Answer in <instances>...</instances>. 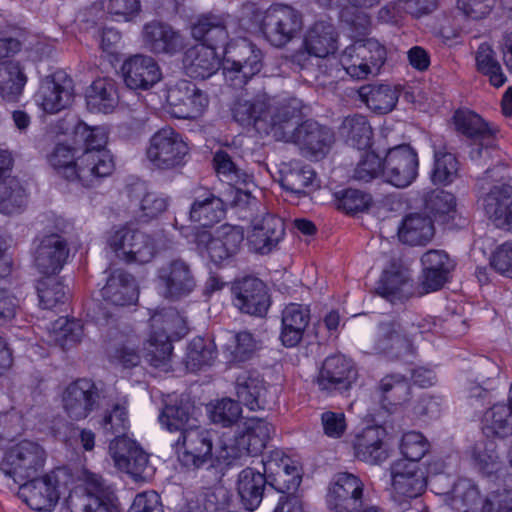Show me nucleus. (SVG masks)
<instances>
[{"mask_svg": "<svg viewBox=\"0 0 512 512\" xmlns=\"http://www.w3.org/2000/svg\"><path fill=\"white\" fill-rule=\"evenodd\" d=\"M97 322L101 327H107L105 337L116 342L114 350L110 352L112 361L125 368L137 366L140 362V355L136 344L133 339L126 338L118 330L116 318L108 312H103L102 316L97 318Z\"/></svg>", "mask_w": 512, "mask_h": 512, "instance_id": "30", "label": "nucleus"}, {"mask_svg": "<svg viewBox=\"0 0 512 512\" xmlns=\"http://www.w3.org/2000/svg\"><path fill=\"white\" fill-rule=\"evenodd\" d=\"M469 158L478 167L487 166L484 176L478 180L481 190H486L488 180L498 181L504 178L505 165L497 145L496 135L470 145Z\"/></svg>", "mask_w": 512, "mask_h": 512, "instance_id": "25", "label": "nucleus"}, {"mask_svg": "<svg viewBox=\"0 0 512 512\" xmlns=\"http://www.w3.org/2000/svg\"><path fill=\"white\" fill-rule=\"evenodd\" d=\"M109 453L115 466L135 479H144L149 476L148 455L135 441L131 439L111 441Z\"/></svg>", "mask_w": 512, "mask_h": 512, "instance_id": "22", "label": "nucleus"}, {"mask_svg": "<svg viewBox=\"0 0 512 512\" xmlns=\"http://www.w3.org/2000/svg\"><path fill=\"white\" fill-rule=\"evenodd\" d=\"M429 331H432L430 324L428 328L422 323L413 324L407 330L395 320L382 321L377 326L373 351L391 360L409 361L415 355L412 337Z\"/></svg>", "mask_w": 512, "mask_h": 512, "instance_id": "2", "label": "nucleus"}, {"mask_svg": "<svg viewBox=\"0 0 512 512\" xmlns=\"http://www.w3.org/2000/svg\"><path fill=\"white\" fill-rule=\"evenodd\" d=\"M302 15L294 7L283 3L272 4L261 18L260 30L275 47H283L300 32Z\"/></svg>", "mask_w": 512, "mask_h": 512, "instance_id": "10", "label": "nucleus"}, {"mask_svg": "<svg viewBox=\"0 0 512 512\" xmlns=\"http://www.w3.org/2000/svg\"><path fill=\"white\" fill-rule=\"evenodd\" d=\"M145 46L154 53L174 54L182 48V39L170 25L150 22L143 28Z\"/></svg>", "mask_w": 512, "mask_h": 512, "instance_id": "40", "label": "nucleus"}, {"mask_svg": "<svg viewBox=\"0 0 512 512\" xmlns=\"http://www.w3.org/2000/svg\"><path fill=\"white\" fill-rule=\"evenodd\" d=\"M357 379V371L352 362L344 355L336 354L327 357L319 371L317 384L321 390L346 391Z\"/></svg>", "mask_w": 512, "mask_h": 512, "instance_id": "24", "label": "nucleus"}, {"mask_svg": "<svg viewBox=\"0 0 512 512\" xmlns=\"http://www.w3.org/2000/svg\"><path fill=\"white\" fill-rule=\"evenodd\" d=\"M310 308L299 303L285 306L281 317L280 340L285 347H295L303 339L310 322Z\"/></svg>", "mask_w": 512, "mask_h": 512, "instance_id": "35", "label": "nucleus"}, {"mask_svg": "<svg viewBox=\"0 0 512 512\" xmlns=\"http://www.w3.org/2000/svg\"><path fill=\"white\" fill-rule=\"evenodd\" d=\"M477 70L489 78L494 87H501L507 81L496 54L488 43H481L475 52Z\"/></svg>", "mask_w": 512, "mask_h": 512, "instance_id": "58", "label": "nucleus"}, {"mask_svg": "<svg viewBox=\"0 0 512 512\" xmlns=\"http://www.w3.org/2000/svg\"><path fill=\"white\" fill-rule=\"evenodd\" d=\"M234 305L244 313L263 316L270 306V297L265 283L252 276L236 280L232 286Z\"/></svg>", "mask_w": 512, "mask_h": 512, "instance_id": "20", "label": "nucleus"}, {"mask_svg": "<svg viewBox=\"0 0 512 512\" xmlns=\"http://www.w3.org/2000/svg\"><path fill=\"white\" fill-rule=\"evenodd\" d=\"M26 83L24 67L18 60L0 62V98L3 101L17 102Z\"/></svg>", "mask_w": 512, "mask_h": 512, "instance_id": "44", "label": "nucleus"}, {"mask_svg": "<svg viewBox=\"0 0 512 512\" xmlns=\"http://www.w3.org/2000/svg\"><path fill=\"white\" fill-rule=\"evenodd\" d=\"M305 48L309 55L314 56L315 63L312 66H317L319 72L322 73V68L325 71L332 64L331 60L327 58L337 49L336 46V32L334 26L330 22L318 21L312 25L308 30L304 40Z\"/></svg>", "mask_w": 512, "mask_h": 512, "instance_id": "27", "label": "nucleus"}, {"mask_svg": "<svg viewBox=\"0 0 512 512\" xmlns=\"http://www.w3.org/2000/svg\"><path fill=\"white\" fill-rule=\"evenodd\" d=\"M159 422L169 432H178L179 434L195 428L199 424L196 407L188 397L183 395L170 399L164 405L159 415Z\"/></svg>", "mask_w": 512, "mask_h": 512, "instance_id": "31", "label": "nucleus"}, {"mask_svg": "<svg viewBox=\"0 0 512 512\" xmlns=\"http://www.w3.org/2000/svg\"><path fill=\"white\" fill-rule=\"evenodd\" d=\"M483 432L487 437L506 438L512 435V408L495 404L483 417Z\"/></svg>", "mask_w": 512, "mask_h": 512, "instance_id": "51", "label": "nucleus"}, {"mask_svg": "<svg viewBox=\"0 0 512 512\" xmlns=\"http://www.w3.org/2000/svg\"><path fill=\"white\" fill-rule=\"evenodd\" d=\"M411 284L398 271H384L376 287V292L391 303L403 301L409 297Z\"/></svg>", "mask_w": 512, "mask_h": 512, "instance_id": "56", "label": "nucleus"}, {"mask_svg": "<svg viewBox=\"0 0 512 512\" xmlns=\"http://www.w3.org/2000/svg\"><path fill=\"white\" fill-rule=\"evenodd\" d=\"M375 395L381 407L391 413L410 400L411 385L400 373L387 374L377 384Z\"/></svg>", "mask_w": 512, "mask_h": 512, "instance_id": "36", "label": "nucleus"}, {"mask_svg": "<svg viewBox=\"0 0 512 512\" xmlns=\"http://www.w3.org/2000/svg\"><path fill=\"white\" fill-rule=\"evenodd\" d=\"M486 215L501 229H512V186L493 185L482 197Z\"/></svg>", "mask_w": 512, "mask_h": 512, "instance_id": "32", "label": "nucleus"}, {"mask_svg": "<svg viewBox=\"0 0 512 512\" xmlns=\"http://www.w3.org/2000/svg\"><path fill=\"white\" fill-rule=\"evenodd\" d=\"M69 251L68 242L62 235H44L35 248L34 264L42 274H56L65 265Z\"/></svg>", "mask_w": 512, "mask_h": 512, "instance_id": "23", "label": "nucleus"}, {"mask_svg": "<svg viewBox=\"0 0 512 512\" xmlns=\"http://www.w3.org/2000/svg\"><path fill=\"white\" fill-rule=\"evenodd\" d=\"M472 459L477 469L484 475L497 473L501 461L494 441L477 443L472 450Z\"/></svg>", "mask_w": 512, "mask_h": 512, "instance_id": "64", "label": "nucleus"}, {"mask_svg": "<svg viewBox=\"0 0 512 512\" xmlns=\"http://www.w3.org/2000/svg\"><path fill=\"white\" fill-rule=\"evenodd\" d=\"M192 35L201 41L199 45L209 46L214 51L219 47L224 51L231 44L227 43V24L221 16L207 15L199 18L192 27Z\"/></svg>", "mask_w": 512, "mask_h": 512, "instance_id": "42", "label": "nucleus"}, {"mask_svg": "<svg viewBox=\"0 0 512 512\" xmlns=\"http://www.w3.org/2000/svg\"><path fill=\"white\" fill-rule=\"evenodd\" d=\"M238 401L251 411L265 408L267 387L264 379L255 370L242 371L235 380Z\"/></svg>", "mask_w": 512, "mask_h": 512, "instance_id": "37", "label": "nucleus"}, {"mask_svg": "<svg viewBox=\"0 0 512 512\" xmlns=\"http://www.w3.org/2000/svg\"><path fill=\"white\" fill-rule=\"evenodd\" d=\"M213 438L214 432L199 424L181 432L172 444L180 464L189 470H198L206 465L215 468Z\"/></svg>", "mask_w": 512, "mask_h": 512, "instance_id": "7", "label": "nucleus"}, {"mask_svg": "<svg viewBox=\"0 0 512 512\" xmlns=\"http://www.w3.org/2000/svg\"><path fill=\"white\" fill-rule=\"evenodd\" d=\"M335 136L333 131L313 120H307L298 126V131L292 143L299 146L303 155L319 160L330 151Z\"/></svg>", "mask_w": 512, "mask_h": 512, "instance_id": "21", "label": "nucleus"}, {"mask_svg": "<svg viewBox=\"0 0 512 512\" xmlns=\"http://www.w3.org/2000/svg\"><path fill=\"white\" fill-rule=\"evenodd\" d=\"M65 475L64 469L57 468L41 478L29 479L19 484L18 495L32 510L51 512L59 499L60 478Z\"/></svg>", "mask_w": 512, "mask_h": 512, "instance_id": "11", "label": "nucleus"}, {"mask_svg": "<svg viewBox=\"0 0 512 512\" xmlns=\"http://www.w3.org/2000/svg\"><path fill=\"white\" fill-rule=\"evenodd\" d=\"M74 144L83 151L106 150L108 134L104 127L79 121L73 129Z\"/></svg>", "mask_w": 512, "mask_h": 512, "instance_id": "62", "label": "nucleus"}, {"mask_svg": "<svg viewBox=\"0 0 512 512\" xmlns=\"http://www.w3.org/2000/svg\"><path fill=\"white\" fill-rule=\"evenodd\" d=\"M61 401L66 415L78 421L87 418L99 407L100 392L91 379L80 378L65 387Z\"/></svg>", "mask_w": 512, "mask_h": 512, "instance_id": "15", "label": "nucleus"}, {"mask_svg": "<svg viewBox=\"0 0 512 512\" xmlns=\"http://www.w3.org/2000/svg\"><path fill=\"white\" fill-rule=\"evenodd\" d=\"M125 84L130 89H148L156 84L161 73L156 61L147 55L137 54L122 65Z\"/></svg>", "mask_w": 512, "mask_h": 512, "instance_id": "33", "label": "nucleus"}, {"mask_svg": "<svg viewBox=\"0 0 512 512\" xmlns=\"http://www.w3.org/2000/svg\"><path fill=\"white\" fill-rule=\"evenodd\" d=\"M28 201L25 188L16 178L0 183V212L5 215L21 213Z\"/></svg>", "mask_w": 512, "mask_h": 512, "instance_id": "53", "label": "nucleus"}, {"mask_svg": "<svg viewBox=\"0 0 512 512\" xmlns=\"http://www.w3.org/2000/svg\"><path fill=\"white\" fill-rule=\"evenodd\" d=\"M73 100V80L64 71H56L44 77L35 94L37 105L49 114L68 108Z\"/></svg>", "mask_w": 512, "mask_h": 512, "instance_id": "14", "label": "nucleus"}, {"mask_svg": "<svg viewBox=\"0 0 512 512\" xmlns=\"http://www.w3.org/2000/svg\"><path fill=\"white\" fill-rule=\"evenodd\" d=\"M156 281L166 299H180L192 293L196 279L191 265L182 258H172L159 266Z\"/></svg>", "mask_w": 512, "mask_h": 512, "instance_id": "12", "label": "nucleus"}, {"mask_svg": "<svg viewBox=\"0 0 512 512\" xmlns=\"http://www.w3.org/2000/svg\"><path fill=\"white\" fill-rule=\"evenodd\" d=\"M340 132L346 137L347 142L359 150L371 144L372 128L363 115L353 114L345 117L340 126Z\"/></svg>", "mask_w": 512, "mask_h": 512, "instance_id": "55", "label": "nucleus"}, {"mask_svg": "<svg viewBox=\"0 0 512 512\" xmlns=\"http://www.w3.org/2000/svg\"><path fill=\"white\" fill-rule=\"evenodd\" d=\"M87 106L92 112L111 113L119 103V95L114 80L99 78L93 81L86 95Z\"/></svg>", "mask_w": 512, "mask_h": 512, "instance_id": "45", "label": "nucleus"}, {"mask_svg": "<svg viewBox=\"0 0 512 512\" xmlns=\"http://www.w3.org/2000/svg\"><path fill=\"white\" fill-rule=\"evenodd\" d=\"M315 178L316 174L309 165L292 161L281 169L280 184L286 191L301 196L306 188L313 186Z\"/></svg>", "mask_w": 512, "mask_h": 512, "instance_id": "50", "label": "nucleus"}, {"mask_svg": "<svg viewBox=\"0 0 512 512\" xmlns=\"http://www.w3.org/2000/svg\"><path fill=\"white\" fill-rule=\"evenodd\" d=\"M242 436L235 434L221 440L219 448L215 452L214 461L217 463L215 469L222 472L224 467L237 464L243 457L252 455L246 444H242Z\"/></svg>", "mask_w": 512, "mask_h": 512, "instance_id": "61", "label": "nucleus"}, {"mask_svg": "<svg viewBox=\"0 0 512 512\" xmlns=\"http://www.w3.org/2000/svg\"><path fill=\"white\" fill-rule=\"evenodd\" d=\"M167 101L172 107V114L179 119L196 118L209 104L207 94L187 80L179 81L168 91Z\"/></svg>", "mask_w": 512, "mask_h": 512, "instance_id": "19", "label": "nucleus"}, {"mask_svg": "<svg viewBox=\"0 0 512 512\" xmlns=\"http://www.w3.org/2000/svg\"><path fill=\"white\" fill-rule=\"evenodd\" d=\"M270 98L265 92H259L252 98L239 96L232 106L233 119L242 126H254L262 130L268 121Z\"/></svg>", "mask_w": 512, "mask_h": 512, "instance_id": "34", "label": "nucleus"}, {"mask_svg": "<svg viewBox=\"0 0 512 512\" xmlns=\"http://www.w3.org/2000/svg\"><path fill=\"white\" fill-rule=\"evenodd\" d=\"M112 156L107 150L83 151L69 169V180H78L87 188L98 186L114 171Z\"/></svg>", "mask_w": 512, "mask_h": 512, "instance_id": "16", "label": "nucleus"}, {"mask_svg": "<svg viewBox=\"0 0 512 512\" xmlns=\"http://www.w3.org/2000/svg\"><path fill=\"white\" fill-rule=\"evenodd\" d=\"M425 209L433 215L435 220L447 223L456 213V199L453 194L435 189L424 197Z\"/></svg>", "mask_w": 512, "mask_h": 512, "instance_id": "59", "label": "nucleus"}, {"mask_svg": "<svg viewBox=\"0 0 512 512\" xmlns=\"http://www.w3.org/2000/svg\"><path fill=\"white\" fill-rule=\"evenodd\" d=\"M456 131L463 135L469 144L496 135V130L480 115L469 110H458L453 116Z\"/></svg>", "mask_w": 512, "mask_h": 512, "instance_id": "48", "label": "nucleus"}, {"mask_svg": "<svg viewBox=\"0 0 512 512\" xmlns=\"http://www.w3.org/2000/svg\"><path fill=\"white\" fill-rule=\"evenodd\" d=\"M150 321L153 331L145 344L143 357L151 366L168 371L173 351L169 334L181 318L176 310L169 308L155 313Z\"/></svg>", "mask_w": 512, "mask_h": 512, "instance_id": "5", "label": "nucleus"}, {"mask_svg": "<svg viewBox=\"0 0 512 512\" xmlns=\"http://www.w3.org/2000/svg\"><path fill=\"white\" fill-rule=\"evenodd\" d=\"M274 431L273 426L262 418H250L245 423V430L238 433L242 436V444H246L252 455H257L266 446Z\"/></svg>", "mask_w": 512, "mask_h": 512, "instance_id": "60", "label": "nucleus"}, {"mask_svg": "<svg viewBox=\"0 0 512 512\" xmlns=\"http://www.w3.org/2000/svg\"><path fill=\"white\" fill-rule=\"evenodd\" d=\"M385 430L380 426H370L357 434L353 441L355 456L370 464H379L388 457L384 448Z\"/></svg>", "mask_w": 512, "mask_h": 512, "instance_id": "39", "label": "nucleus"}, {"mask_svg": "<svg viewBox=\"0 0 512 512\" xmlns=\"http://www.w3.org/2000/svg\"><path fill=\"white\" fill-rule=\"evenodd\" d=\"M385 61V47L372 38L356 40L345 48L340 58L346 73L358 80L377 75Z\"/></svg>", "mask_w": 512, "mask_h": 512, "instance_id": "9", "label": "nucleus"}, {"mask_svg": "<svg viewBox=\"0 0 512 512\" xmlns=\"http://www.w3.org/2000/svg\"><path fill=\"white\" fill-rule=\"evenodd\" d=\"M225 215L223 201L213 194L197 198L190 208V219L203 227L219 222Z\"/></svg>", "mask_w": 512, "mask_h": 512, "instance_id": "54", "label": "nucleus"}, {"mask_svg": "<svg viewBox=\"0 0 512 512\" xmlns=\"http://www.w3.org/2000/svg\"><path fill=\"white\" fill-rule=\"evenodd\" d=\"M105 436H113L111 441L129 439L126 434L130 426L127 408L124 404L116 403L107 409L99 421Z\"/></svg>", "mask_w": 512, "mask_h": 512, "instance_id": "57", "label": "nucleus"}, {"mask_svg": "<svg viewBox=\"0 0 512 512\" xmlns=\"http://www.w3.org/2000/svg\"><path fill=\"white\" fill-rule=\"evenodd\" d=\"M302 116V101L299 99H289L273 108L269 103L268 121L263 123L262 130L272 134L276 140L291 142L298 131Z\"/></svg>", "mask_w": 512, "mask_h": 512, "instance_id": "18", "label": "nucleus"}, {"mask_svg": "<svg viewBox=\"0 0 512 512\" xmlns=\"http://www.w3.org/2000/svg\"><path fill=\"white\" fill-rule=\"evenodd\" d=\"M129 199L138 219L148 222L168 207V198L156 192L147 191L142 184H135L129 190Z\"/></svg>", "mask_w": 512, "mask_h": 512, "instance_id": "41", "label": "nucleus"}, {"mask_svg": "<svg viewBox=\"0 0 512 512\" xmlns=\"http://www.w3.org/2000/svg\"><path fill=\"white\" fill-rule=\"evenodd\" d=\"M418 166V154L409 144L396 145L387 150L382 176L387 183L405 188L417 178Z\"/></svg>", "mask_w": 512, "mask_h": 512, "instance_id": "13", "label": "nucleus"}, {"mask_svg": "<svg viewBox=\"0 0 512 512\" xmlns=\"http://www.w3.org/2000/svg\"><path fill=\"white\" fill-rule=\"evenodd\" d=\"M46 461V452L38 443L23 440L11 446L0 462V470L15 483L37 477Z\"/></svg>", "mask_w": 512, "mask_h": 512, "instance_id": "4", "label": "nucleus"}, {"mask_svg": "<svg viewBox=\"0 0 512 512\" xmlns=\"http://www.w3.org/2000/svg\"><path fill=\"white\" fill-rule=\"evenodd\" d=\"M213 164L220 180L230 186L246 185L249 181V176L238 168L232 157L224 150L214 154Z\"/></svg>", "mask_w": 512, "mask_h": 512, "instance_id": "63", "label": "nucleus"}, {"mask_svg": "<svg viewBox=\"0 0 512 512\" xmlns=\"http://www.w3.org/2000/svg\"><path fill=\"white\" fill-rule=\"evenodd\" d=\"M285 235L284 221L273 214L254 219L248 235V243L253 251L265 255L277 247Z\"/></svg>", "mask_w": 512, "mask_h": 512, "instance_id": "28", "label": "nucleus"}, {"mask_svg": "<svg viewBox=\"0 0 512 512\" xmlns=\"http://www.w3.org/2000/svg\"><path fill=\"white\" fill-rule=\"evenodd\" d=\"M189 147L183 136L172 127H163L149 139L145 156L153 169L168 171L182 167Z\"/></svg>", "mask_w": 512, "mask_h": 512, "instance_id": "3", "label": "nucleus"}, {"mask_svg": "<svg viewBox=\"0 0 512 512\" xmlns=\"http://www.w3.org/2000/svg\"><path fill=\"white\" fill-rule=\"evenodd\" d=\"M103 299L114 306H130L138 301L139 289L134 276L123 269L113 270L101 289Z\"/></svg>", "mask_w": 512, "mask_h": 512, "instance_id": "29", "label": "nucleus"}, {"mask_svg": "<svg viewBox=\"0 0 512 512\" xmlns=\"http://www.w3.org/2000/svg\"><path fill=\"white\" fill-rule=\"evenodd\" d=\"M221 61L214 49L205 45H195L186 50L183 57L185 73L194 79H207L220 68Z\"/></svg>", "mask_w": 512, "mask_h": 512, "instance_id": "38", "label": "nucleus"}, {"mask_svg": "<svg viewBox=\"0 0 512 512\" xmlns=\"http://www.w3.org/2000/svg\"><path fill=\"white\" fill-rule=\"evenodd\" d=\"M266 484V476L254 468L247 467L239 473L237 491L245 509L254 511L259 507Z\"/></svg>", "mask_w": 512, "mask_h": 512, "instance_id": "43", "label": "nucleus"}, {"mask_svg": "<svg viewBox=\"0 0 512 512\" xmlns=\"http://www.w3.org/2000/svg\"><path fill=\"white\" fill-rule=\"evenodd\" d=\"M445 495V502L455 512H512V491L503 490L483 499L471 479H459Z\"/></svg>", "mask_w": 512, "mask_h": 512, "instance_id": "1", "label": "nucleus"}, {"mask_svg": "<svg viewBox=\"0 0 512 512\" xmlns=\"http://www.w3.org/2000/svg\"><path fill=\"white\" fill-rule=\"evenodd\" d=\"M260 343L248 331H241L231 335L224 345V354L231 363H243L250 360L259 350Z\"/></svg>", "mask_w": 512, "mask_h": 512, "instance_id": "52", "label": "nucleus"}, {"mask_svg": "<svg viewBox=\"0 0 512 512\" xmlns=\"http://www.w3.org/2000/svg\"><path fill=\"white\" fill-rule=\"evenodd\" d=\"M362 481L351 473H338L326 496L328 508L333 512H359L363 507Z\"/></svg>", "mask_w": 512, "mask_h": 512, "instance_id": "17", "label": "nucleus"}, {"mask_svg": "<svg viewBox=\"0 0 512 512\" xmlns=\"http://www.w3.org/2000/svg\"><path fill=\"white\" fill-rule=\"evenodd\" d=\"M360 100L379 114H386L394 109L398 102L396 89L386 84H367L358 89Z\"/></svg>", "mask_w": 512, "mask_h": 512, "instance_id": "49", "label": "nucleus"}, {"mask_svg": "<svg viewBox=\"0 0 512 512\" xmlns=\"http://www.w3.org/2000/svg\"><path fill=\"white\" fill-rule=\"evenodd\" d=\"M391 500L402 511L410 508L411 500L422 495L427 477L419 463L398 459L390 466Z\"/></svg>", "mask_w": 512, "mask_h": 512, "instance_id": "6", "label": "nucleus"}, {"mask_svg": "<svg viewBox=\"0 0 512 512\" xmlns=\"http://www.w3.org/2000/svg\"><path fill=\"white\" fill-rule=\"evenodd\" d=\"M435 230L430 217L422 214L406 216L398 228L400 241L409 245H425L434 236Z\"/></svg>", "mask_w": 512, "mask_h": 512, "instance_id": "46", "label": "nucleus"}, {"mask_svg": "<svg viewBox=\"0 0 512 512\" xmlns=\"http://www.w3.org/2000/svg\"><path fill=\"white\" fill-rule=\"evenodd\" d=\"M243 240L242 228L222 225L214 234L205 229H195L189 241L196 245L201 254L206 253L213 263L220 264L239 252Z\"/></svg>", "mask_w": 512, "mask_h": 512, "instance_id": "8", "label": "nucleus"}, {"mask_svg": "<svg viewBox=\"0 0 512 512\" xmlns=\"http://www.w3.org/2000/svg\"><path fill=\"white\" fill-rule=\"evenodd\" d=\"M223 53L225 59H228L233 65H241L250 74L257 75L263 67L261 50L246 38L234 41L225 48Z\"/></svg>", "mask_w": 512, "mask_h": 512, "instance_id": "47", "label": "nucleus"}, {"mask_svg": "<svg viewBox=\"0 0 512 512\" xmlns=\"http://www.w3.org/2000/svg\"><path fill=\"white\" fill-rule=\"evenodd\" d=\"M83 483L86 494L80 512H119L114 489L101 475L85 470Z\"/></svg>", "mask_w": 512, "mask_h": 512, "instance_id": "26", "label": "nucleus"}]
</instances>
